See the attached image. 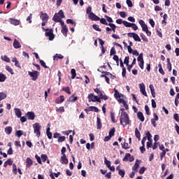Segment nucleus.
Returning a JSON list of instances; mask_svg holds the SVG:
<instances>
[{
	"label": "nucleus",
	"mask_w": 179,
	"mask_h": 179,
	"mask_svg": "<svg viewBox=\"0 0 179 179\" xmlns=\"http://www.w3.org/2000/svg\"><path fill=\"white\" fill-rule=\"evenodd\" d=\"M120 125L127 127L129 124V116L127 112H122V117L120 118Z\"/></svg>",
	"instance_id": "f257e3e1"
},
{
	"label": "nucleus",
	"mask_w": 179,
	"mask_h": 179,
	"mask_svg": "<svg viewBox=\"0 0 179 179\" xmlns=\"http://www.w3.org/2000/svg\"><path fill=\"white\" fill-rule=\"evenodd\" d=\"M94 91L98 96L101 99V100H108V96L107 95H103V91L101 90V88L99 87V85L96 86L95 89H94Z\"/></svg>",
	"instance_id": "f03ea898"
},
{
	"label": "nucleus",
	"mask_w": 179,
	"mask_h": 179,
	"mask_svg": "<svg viewBox=\"0 0 179 179\" xmlns=\"http://www.w3.org/2000/svg\"><path fill=\"white\" fill-rule=\"evenodd\" d=\"M33 128H34V134H36V135L38 138H40V136L41 135V131H40L41 129V125H40V123L34 124Z\"/></svg>",
	"instance_id": "7ed1b4c3"
},
{
	"label": "nucleus",
	"mask_w": 179,
	"mask_h": 179,
	"mask_svg": "<svg viewBox=\"0 0 179 179\" xmlns=\"http://www.w3.org/2000/svg\"><path fill=\"white\" fill-rule=\"evenodd\" d=\"M45 36L46 37H49L50 41H52V40L55 38V36L54 35V29H50L48 31H46V32L45 33Z\"/></svg>",
	"instance_id": "20e7f679"
},
{
	"label": "nucleus",
	"mask_w": 179,
	"mask_h": 179,
	"mask_svg": "<svg viewBox=\"0 0 179 179\" xmlns=\"http://www.w3.org/2000/svg\"><path fill=\"white\" fill-rule=\"evenodd\" d=\"M28 74L31 78H32V80H36L38 79V76L40 75V73L37 71H28Z\"/></svg>",
	"instance_id": "39448f33"
},
{
	"label": "nucleus",
	"mask_w": 179,
	"mask_h": 179,
	"mask_svg": "<svg viewBox=\"0 0 179 179\" xmlns=\"http://www.w3.org/2000/svg\"><path fill=\"white\" fill-rule=\"evenodd\" d=\"M128 37H131L134 38V41H139L141 42V38L139 37V35L135 32H130L127 34Z\"/></svg>",
	"instance_id": "423d86ee"
},
{
	"label": "nucleus",
	"mask_w": 179,
	"mask_h": 179,
	"mask_svg": "<svg viewBox=\"0 0 179 179\" xmlns=\"http://www.w3.org/2000/svg\"><path fill=\"white\" fill-rule=\"evenodd\" d=\"M124 26H125V27H131L133 30H135V31L138 30V26L135 23H131V22H129L128 21H124Z\"/></svg>",
	"instance_id": "0eeeda50"
},
{
	"label": "nucleus",
	"mask_w": 179,
	"mask_h": 179,
	"mask_svg": "<svg viewBox=\"0 0 179 179\" xmlns=\"http://www.w3.org/2000/svg\"><path fill=\"white\" fill-rule=\"evenodd\" d=\"M140 92L143 94V96H145L148 97V93H146V87H145V84L143 83L139 84Z\"/></svg>",
	"instance_id": "6e6552de"
},
{
	"label": "nucleus",
	"mask_w": 179,
	"mask_h": 179,
	"mask_svg": "<svg viewBox=\"0 0 179 179\" xmlns=\"http://www.w3.org/2000/svg\"><path fill=\"white\" fill-rule=\"evenodd\" d=\"M122 160L124 161V162H128V160H129V162H134V160H135V158L134 157V156H131V154H129V153H126L125 154V156H124V157L122 159Z\"/></svg>",
	"instance_id": "1a4fd4ad"
},
{
	"label": "nucleus",
	"mask_w": 179,
	"mask_h": 179,
	"mask_svg": "<svg viewBox=\"0 0 179 179\" xmlns=\"http://www.w3.org/2000/svg\"><path fill=\"white\" fill-rule=\"evenodd\" d=\"M103 73H105V74H101V78H106V83H108V85H110V76L111 75V73L108 72V71H103Z\"/></svg>",
	"instance_id": "9d476101"
},
{
	"label": "nucleus",
	"mask_w": 179,
	"mask_h": 179,
	"mask_svg": "<svg viewBox=\"0 0 179 179\" xmlns=\"http://www.w3.org/2000/svg\"><path fill=\"white\" fill-rule=\"evenodd\" d=\"M141 162L142 161H140L139 159H136V162L134 165L132 166L133 171H136V173H138V169H139V166Z\"/></svg>",
	"instance_id": "9b49d317"
},
{
	"label": "nucleus",
	"mask_w": 179,
	"mask_h": 179,
	"mask_svg": "<svg viewBox=\"0 0 179 179\" xmlns=\"http://www.w3.org/2000/svg\"><path fill=\"white\" fill-rule=\"evenodd\" d=\"M9 22L10 24H13V26H19V24H20V20L15 18H10Z\"/></svg>",
	"instance_id": "f8f14e48"
},
{
	"label": "nucleus",
	"mask_w": 179,
	"mask_h": 179,
	"mask_svg": "<svg viewBox=\"0 0 179 179\" xmlns=\"http://www.w3.org/2000/svg\"><path fill=\"white\" fill-rule=\"evenodd\" d=\"M26 115L28 120H31V121L34 120V118H36V115L34 113V112H27Z\"/></svg>",
	"instance_id": "ddd939ff"
},
{
	"label": "nucleus",
	"mask_w": 179,
	"mask_h": 179,
	"mask_svg": "<svg viewBox=\"0 0 179 179\" xmlns=\"http://www.w3.org/2000/svg\"><path fill=\"white\" fill-rule=\"evenodd\" d=\"M60 163H62V164H68L69 161L68 158H66V155H64L60 157Z\"/></svg>",
	"instance_id": "4468645a"
},
{
	"label": "nucleus",
	"mask_w": 179,
	"mask_h": 179,
	"mask_svg": "<svg viewBox=\"0 0 179 179\" xmlns=\"http://www.w3.org/2000/svg\"><path fill=\"white\" fill-rule=\"evenodd\" d=\"M64 101H65V96H64V95H61L55 99L56 104H61V103H64Z\"/></svg>",
	"instance_id": "2eb2a0df"
},
{
	"label": "nucleus",
	"mask_w": 179,
	"mask_h": 179,
	"mask_svg": "<svg viewBox=\"0 0 179 179\" xmlns=\"http://www.w3.org/2000/svg\"><path fill=\"white\" fill-rule=\"evenodd\" d=\"M33 164V160L30 157L26 159V169H30Z\"/></svg>",
	"instance_id": "dca6fc26"
},
{
	"label": "nucleus",
	"mask_w": 179,
	"mask_h": 179,
	"mask_svg": "<svg viewBox=\"0 0 179 179\" xmlns=\"http://www.w3.org/2000/svg\"><path fill=\"white\" fill-rule=\"evenodd\" d=\"M41 15L43 22H48V19H49L48 14L45 13H43V11H41Z\"/></svg>",
	"instance_id": "f3484780"
},
{
	"label": "nucleus",
	"mask_w": 179,
	"mask_h": 179,
	"mask_svg": "<svg viewBox=\"0 0 179 179\" xmlns=\"http://www.w3.org/2000/svg\"><path fill=\"white\" fill-rule=\"evenodd\" d=\"M13 47L14 48L17 50V48H22V45H20V43L19 42V41H17V39H15L13 42Z\"/></svg>",
	"instance_id": "a211bd4d"
},
{
	"label": "nucleus",
	"mask_w": 179,
	"mask_h": 179,
	"mask_svg": "<svg viewBox=\"0 0 179 179\" xmlns=\"http://www.w3.org/2000/svg\"><path fill=\"white\" fill-rule=\"evenodd\" d=\"M68 31H69L68 27H62L61 32L62 33L63 36H64V37L68 36Z\"/></svg>",
	"instance_id": "6ab92c4d"
},
{
	"label": "nucleus",
	"mask_w": 179,
	"mask_h": 179,
	"mask_svg": "<svg viewBox=\"0 0 179 179\" xmlns=\"http://www.w3.org/2000/svg\"><path fill=\"white\" fill-rule=\"evenodd\" d=\"M137 118L141 121V122H143L145 121V116H143V113L142 112H138L137 113Z\"/></svg>",
	"instance_id": "aec40b11"
},
{
	"label": "nucleus",
	"mask_w": 179,
	"mask_h": 179,
	"mask_svg": "<svg viewBox=\"0 0 179 179\" xmlns=\"http://www.w3.org/2000/svg\"><path fill=\"white\" fill-rule=\"evenodd\" d=\"M62 18L58 15V14L55 13L52 17L53 22L58 23L59 20H62Z\"/></svg>",
	"instance_id": "412c9836"
},
{
	"label": "nucleus",
	"mask_w": 179,
	"mask_h": 179,
	"mask_svg": "<svg viewBox=\"0 0 179 179\" xmlns=\"http://www.w3.org/2000/svg\"><path fill=\"white\" fill-rule=\"evenodd\" d=\"M96 127L97 129H101V127H103L101 124V119L99 117H96Z\"/></svg>",
	"instance_id": "4be33fe9"
},
{
	"label": "nucleus",
	"mask_w": 179,
	"mask_h": 179,
	"mask_svg": "<svg viewBox=\"0 0 179 179\" xmlns=\"http://www.w3.org/2000/svg\"><path fill=\"white\" fill-rule=\"evenodd\" d=\"M53 59H54V61H58V59H64V55H62L61 54H56L53 57Z\"/></svg>",
	"instance_id": "5701e85b"
},
{
	"label": "nucleus",
	"mask_w": 179,
	"mask_h": 179,
	"mask_svg": "<svg viewBox=\"0 0 179 179\" xmlns=\"http://www.w3.org/2000/svg\"><path fill=\"white\" fill-rule=\"evenodd\" d=\"M14 110L16 117H17V118H20V117H22V111L20 110V109L15 108Z\"/></svg>",
	"instance_id": "b1692460"
},
{
	"label": "nucleus",
	"mask_w": 179,
	"mask_h": 179,
	"mask_svg": "<svg viewBox=\"0 0 179 179\" xmlns=\"http://www.w3.org/2000/svg\"><path fill=\"white\" fill-rule=\"evenodd\" d=\"M96 97H97V96L94 95V94L91 93L88 95V101H92L93 100H96Z\"/></svg>",
	"instance_id": "393cba45"
},
{
	"label": "nucleus",
	"mask_w": 179,
	"mask_h": 179,
	"mask_svg": "<svg viewBox=\"0 0 179 179\" xmlns=\"http://www.w3.org/2000/svg\"><path fill=\"white\" fill-rule=\"evenodd\" d=\"M149 88L152 97H156V92H155V87L153 86V85H150Z\"/></svg>",
	"instance_id": "a878e982"
},
{
	"label": "nucleus",
	"mask_w": 179,
	"mask_h": 179,
	"mask_svg": "<svg viewBox=\"0 0 179 179\" xmlns=\"http://www.w3.org/2000/svg\"><path fill=\"white\" fill-rule=\"evenodd\" d=\"M50 127H48L46 129V134L48 139H52V133H51Z\"/></svg>",
	"instance_id": "bb28decb"
},
{
	"label": "nucleus",
	"mask_w": 179,
	"mask_h": 179,
	"mask_svg": "<svg viewBox=\"0 0 179 179\" xmlns=\"http://www.w3.org/2000/svg\"><path fill=\"white\" fill-rule=\"evenodd\" d=\"M62 90L67 93V94H72V92H71V88H69V87H64L62 89Z\"/></svg>",
	"instance_id": "cd10ccee"
},
{
	"label": "nucleus",
	"mask_w": 179,
	"mask_h": 179,
	"mask_svg": "<svg viewBox=\"0 0 179 179\" xmlns=\"http://www.w3.org/2000/svg\"><path fill=\"white\" fill-rule=\"evenodd\" d=\"M115 97L118 99H121V96H122V94H120V92H118V90H117L116 89H115V94H114Z\"/></svg>",
	"instance_id": "c85d7f7f"
},
{
	"label": "nucleus",
	"mask_w": 179,
	"mask_h": 179,
	"mask_svg": "<svg viewBox=\"0 0 179 179\" xmlns=\"http://www.w3.org/2000/svg\"><path fill=\"white\" fill-rule=\"evenodd\" d=\"M55 110L57 113H65V108H64V106H61L59 108L56 107Z\"/></svg>",
	"instance_id": "c756f323"
},
{
	"label": "nucleus",
	"mask_w": 179,
	"mask_h": 179,
	"mask_svg": "<svg viewBox=\"0 0 179 179\" xmlns=\"http://www.w3.org/2000/svg\"><path fill=\"white\" fill-rule=\"evenodd\" d=\"M135 135L136 137L138 139V141H141V131L138 130V128L135 129Z\"/></svg>",
	"instance_id": "7c9ffc66"
},
{
	"label": "nucleus",
	"mask_w": 179,
	"mask_h": 179,
	"mask_svg": "<svg viewBox=\"0 0 179 179\" xmlns=\"http://www.w3.org/2000/svg\"><path fill=\"white\" fill-rule=\"evenodd\" d=\"M5 132L7 134V135H10L12 134V127H6Z\"/></svg>",
	"instance_id": "2f4dec72"
},
{
	"label": "nucleus",
	"mask_w": 179,
	"mask_h": 179,
	"mask_svg": "<svg viewBox=\"0 0 179 179\" xmlns=\"http://www.w3.org/2000/svg\"><path fill=\"white\" fill-rule=\"evenodd\" d=\"M5 80H6V76L0 73V82H5Z\"/></svg>",
	"instance_id": "473e14b6"
},
{
	"label": "nucleus",
	"mask_w": 179,
	"mask_h": 179,
	"mask_svg": "<svg viewBox=\"0 0 179 179\" xmlns=\"http://www.w3.org/2000/svg\"><path fill=\"white\" fill-rule=\"evenodd\" d=\"M1 58L5 62H10V59H9V57H8L6 55L1 56Z\"/></svg>",
	"instance_id": "72a5a7b5"
},
{
	"label": "nucleus",
	"mask_w": 179,
	"mask_h": 179,
	"mask_svg": "<svg viewBox=\"0 0 179 179\" xmlns=\"http://www.w3.org/2000/svg\"><path fill=\"white\" fill-rule=\"evenodd\" d=\"M71 79H75L76 78V70L75 69H72L71 70Z\"/></svg>",
	"instance_id": "f704fd0d"
},
{
	"label": "nucleus",
	"mask_w": 179,
	"mask_h": 179,
	"mask_svg": "<svg viewBox=\"0 0 179 179\" xmlns=\"http://www.w3.org/2000/svg\"><path fill=\"white\" fill-rule=\"evenodd\" d=\"M115 135V128L113 127L110 131H109V136H114Z\"/></svg>",
	"instance_id": "c9c22d12"
},
{
	"label": "nucleus",
	"mask_w": 179,
	"mask_h": 179,
	"mask_svg": "<svg viewBox=\"0 0 179 179\" xmlns=\"http://www.w3.org/2000/svg\"><path fill=\"white\" fill-rule=\"evenodd\" d=\"M7 95L5 92H0V101H2V100H4V99H6Z\"/></svg>",
	"instance_id": "e433bc0d"
},
{
	"label": "nucleus",
	"mask_w": 179,
	"mask_h": 179,
	"mask_svg": "<svg viewBox=\"0 0 179 179\" xmlns=\"http://www.w3.org/2000/svg\"><path fill=\"white\" fill-rule=\"evenodd\" d=\"M69 100L70 101H71V103H75V101L78 100V96H75V94H73L71 96L69 97Z\"/></svg>",
	"instance_id": "4c0bfd02"
},
{
	"label": "nucleus",
	"mask_w": 179,
	"mask_h": 179,
	"mask_svg": "<svg viewBox=\"0 0 179 179\" xmlns=\"http://www.w3.org/2000/svg\"><path fill=\"white\" fill-rule=\"evenodd\" d=\"M41 159L43 163H45V162H47V159H48V157H47V155L42 154L41 155Z\"/></svg>",
	"instance_id": "58836bf2"
},
{
	"label": "nucleus",
	"mask_w": 179,
	"mask_h": 179,
	"mask_svg": "<svg viewBox=\"0 0 179 179\" xmlns=\"http://www.w3.org/2000/svg\"><path fill=\"white\" fill-rule=\"evenodd\" d=\"M110 118H111V121H112V122H113V124H115V122H117L115 121V114L113 112L110 113Z\"/></svg>",
	"instance_id": "ea45409f"
},
{
	"label": "nucleus",
	"mask_w": 179,
	"mask_h": 179,
	"mask_svg": "<svg viewBox=\"0 0 179 179\" xmlns=\"http://www.w3.org/2000/svg\"><path fill=\"white\" fill-rule=\"evenodd\" d=\"M6 70L8 71V72H10L11 75H13L15 73L13 72V69L9 66H6Z\"/></svg>",
	"instance_id": "a19ab883"
},
{
	"label": "nucleus",
	"mask_w": 179,
	"mask_h": 179,
	"mask_svg": "<svg viewBox=\"0 0 179 179\" xmlns=\"http://www.w3.org/2000/svg\"><path fill=\"white\" fill-rule=\"evenodd\" d=\"M108 26H110V27L111 28V30H113V33H115V29H117V26H115L114 24L113 23H109Z\"/></svg>",
	"instance_id": "79ce46f5"
},
{
	"label": "nucleus",
	"mask_w": 179,
	"mask_h": 179,
	"mask_svg": "<svg viewBox=\"0 0 179 179\" xmlns=\"http://www.w3.org/2000/svg\"><path fill=\"white\" fill-rule=\"evenodd\" d=\"M104 163L106 165V167L109 168L111 166V162L107 160V157H104Z\"/></svg>",
	"instance_id": "37998d69"
},
{
	"label": "nucleus",
	"mask_w": 179,
	"mask_h": 179,
	"mask_svg": "<svg viewBox=\"0 0 179 179\" xmlns=\"http://www.w3.org/2000/svg\"><path fill=\"white\" fill-rule=\"evenodd\" d=\"M99 20L101 24H105L106 26H108L109 24L107 23V20H106V18H101Z\"/></svg>",
	"instance_id": "c03bdc74"
},
{
	"label": "nucleus",
	"mask_w": 179,
	"mask_h": 179,
	"mask_svg": "<svg viewBox=\"0 0 179 179\" xmlns=\"http://www.w3.org/2000/svg\"><path fill=\"white\" fill-rule=\"evenodd\" d=\"M118 174H119V176H120L122 177V178H124V177H125V171H124L122 169L119 170Z\"/></svg>",
	"instance_id": "a18cd8bd"
},
{
	"label": "nucleus",
	"mask_w": 179,
	"mask_h": 179,
	"mask_svg": "<svg viewBox=\"0 0 179 179\" xmlns=\"http://www.w3.org/2000/svg\"><path fill=\"white\" fill-rule=\"evenodd\" d=\"M145 114H147V115H150V109L149 108V106L148 105L145 106Z\"/></svg>",
	"instance_id": "49530a36"
},
{
	"label": "nucleus",
	"mask_w": 179,
	"mask_h": 179,
	"mask_svg": "<svg viewBox=\"0 0 179 179\" xmlns=\"http://www.w3.org/2000/svg\"><path fill=\"white\" fill-rule=\"evenodd\" d=\"M122 148L126 150L129 149L128 143L124 142V143H122Z\"/></svg>",
	"instance_id": "de8ad7c7"
},
{
	"label": "nucleus",
	"mask_w": 179,
	"mask_h": 179,
	"mask_svg": "<svg viewBox=\"0 0 179 179\" xmlns=\"http://www.w3.org/2000/svg\"><path fill=\"white\" fill-rule=\"evenodd\" d=\"M124 64L128 66L129 65V56H127L124 58Z\"/></svg>",
	"instance_id": "09e8293b"
},
{
	"label": "nucleus",
	"mask_w": 179,
	"mask_h": 179,
	"mask_svg": "<svg viewBox=\"0 0 179 179\" xmlns=\"http://www.w3.org/2000/svg\"><path fill=\"white\" fill-rule=\"evenodd\" d=\"M39 62H40L41 66H43L45 69H48V66H47V65L45 64V62L43 60H39Z\"/></svg>",
	"instance_id": "8fccbe9b"
},
{
	"label": "nucleus",
	"mask_w": 179,
	"mask_h": 179,
	"mask_svg": "<svg viewBox=\"0 0 179 179\" xmlns=\"http://www.w3.org/2000/svg\"><path fill=\"white\" fill-rule=\"evenodd\" d=\"M92 28L96 31H101V29H100V27L97 24H93Z\"/></svg>",
	"instance_id": "3c124183"
},
{
	"label": "nucleus",
	"mask_w": 179,
	"mask_h": 179,
	"mask_svg": "<svg viewBox=\"0 0 179 179\" xmlns=\"http://www.w3.org/2000/svg\"><path fill=\"white\" fill-rule=\"evenodd\" d=\"M140 36H141L143 41H145V43H148V38L146 37V36H145V34H141Z\"/></svg>",
	"instance_id": "603ef678"
},
{
	"label": "nucleus",
	"mask_w": 179,
	"mask_h": 179,
	"mask_svg": "<svg viewBox=\"0 0 179 179\" xmlns=\"http://www.w3.org/2000/svg\"><path fill=\"white\" fill-rule=\"evenodd\" d=\"M13 172L14 174H17V166H16L15 164H13Z\"/></svg>",
	"instance_id": "864d4df0"
},
{
	"label": "nucleus",
	"mask_w": 179,
	"mask_h": 179,
	"mask_svg": "<svg viewBox=\"0 0 179 179\" xmlns=\"http://www.w3.org/2000/svg\"><path fill=\"white\" fill-rule=\"evenodd\" d=\"M126 3L129 8H132L134 6V4L132 3V1L131 0H127Z\"/></svg>",
	"instance_id": "5fc2aeb1"
},
{
	"label": "nucleus",
	"mask_w": 179,
	"mask_h": 179,
	"mask_svg": "<svg viewBox=\"0 0 179 179\" xmlns=\"http://www.w3.org/2000/svg\"><path fill=\"white\" fill-rule=\"evenodd\" d=\"M35 159H36V162H37L39 164H43V163L41 162V158L38 155H35Z\"/></svg>",
	"instance_id": "6e6d98bb"
},
{
	"label": "nucleus",
	"mask_w": 179,
	"mask_h": 179,
	"mask_svg": "<svg viewBox=\"0 0 179 179\" xmlns=\"http://www.w3.org/2000/svg\"><path fill=\"white\" fill-rule=\"evenodd\" d=\"M115 54H117V51H115V47H113L111 49H110V55H115Z\"/></svg>",
	"instance_id": "4d7b16f0"
},
{
	"label": "nucleus",
	"mask_w": 179,
	"mask_h": 179,
	"mask_svg": "<svg viewBox=\"0 0 179 179\" xmlns=\"http://www.w3.org/2000/svg\"><path fill=\"white\" fill-rule=\"evenodd\" d=\"M65 139H66L65 136H59L58 142H65Z\"/></svg>",
	"instance_id": "13d9d810"
},
{
	"label": "nucleus",
	"mask_w": 179,
	"mask_h": 179,
	"mask_svg": "<svg viewBox=\"0 0 179 179\" xmlns=\"http://www.w3.org/2000/svg\"><path fill=\"white\" fill-rule=\"evenodd\" d=\"M58 15L60 16L62 19H64L65 17V14H64V10H60L58 13Z\"/></svg>",
	"instance_id": "bf43d9fd"
},
{
	"label": "nucleus",
	"mask_w": 179,
	"mask_h": 179,
	"mask_svg": "<svg viewBox=\"0 0 179 179\" xmlns=\"http://www.w3.org/2000/svg\"><path fill=\"white\" fill-rule=\"evenodd\" d=\"M137 61H138V62H141V61H143V54L141 53V54L138 55V58H137Z\"/></svg>",
	"instance_id": "052dcab7"
},
{
	"label": "nucleus",
	"mask_w": 179,
	"mask_h": 179,
	"mask_svg": "<svg viewBox=\"0 0 179 179\" xmlns=\"http://www.w3.org/2000/svg\"><path fill=\"white\" fill-rule=\"evenodd\" d=\"M22 135H23V131L18 130L16 131V136H17V138H20V136H22Z\"/></svg>",
	"instance_id": "680f3d73"
},
{
	"label": "nucleus",
	"mask_w": 179,
	"mask_h": 179,
	"mask_svg": "<svg viewBox=\"0 0 179 179\" xmlns=\"http://www.w3.org/2000/svg\"><path fill=\"white\" fill-rule=\"evenodd\" d=\"M145 170H147L146 167L145 166L141 167L139 170V174H143Z\"/></svg>",
	"instance_id": "e2e57ef3"
},
{
	"label": "nucleus",
	"mask_w": 179,
	"mask_h": 179,
	"mask_svg": "<svg viewBox=\"0 0 179 179\" xmlns=\"http://www.w3.org/2000/svg\"><path fill=\"white\" fill-rule=\"evenodd\" d=\"M95 16L96 14H94V13H90L89 14V18L91 19V20H94Z\"/></svg>",
	"instance_id": "0e129e2a"
},
{
	"label": "nucleus",
	"mask_w": 179,
	"mask_h": 179,
	"mask_svg": "<svg viewBox=\"0 0 179 179\" xmlns=\"http://www.w3.org/2000/svg\"><path fill=\"white\" fill-rule=\"evenodd\" d=\"M105 17H106L107 22H109V23H113V22H114L113 20V18H111V17H108V15H105Z\"/></svg>",
	"instance_id": "69168bd1"
},
{
	"label": "nucleus",
	"mask_w": 179,
	"mask_h": 179,
	"mask_svg": "<svg viewBox=\"0 0 179 179\" xmlns=\"http://www.w3.org/2000/svg\"><path fill=\"white\" fill-rule=\"evenodd\" d=\"M173 119L177 122H179V115L178 113H175L173 115Z\"/></svg>",
	"instance_id": "338daca9"
},
{
	"label": "nucleus",
	"mask_w": 179,
	"mask_h": 179,
	"mask_svg": "<svg viewBox=\"0 0 179 179\" xmlns=\"http://www.w3.org/2000/svg\"><path fill=\"white\" fill-rule=\"evenodd\" d=\"M149 23L152 27H155V21L153 20V19H150Z\"/></svg>",
	"instance_id": "774afa93"
}]
</instances>
